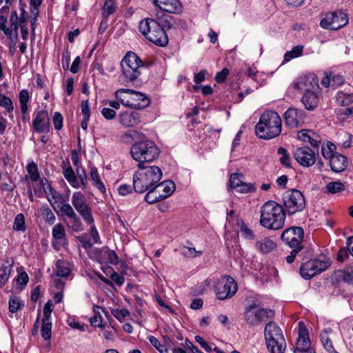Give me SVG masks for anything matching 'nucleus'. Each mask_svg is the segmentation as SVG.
<instances>
[{
  "label": "nucleus",
  "mask_w": 353,
  "mask_h": 353,
  "mask_svg": "<svg viewBox=\"0 0 353 353\" xmlns=\"http://www.w3.org/2000/svg\"><path fill=\"white\" fill-rule=\"evenodd\" d=\"M133 175V188L134 192L143 193L150 188L157 189L162 178V171L155 165H143Z\"/></svg>",
  "instance_id": "obj_1"
},
{
  "label": "nucleus",
  "mask_w": 353,
  "mask_h": 353,
  "mask_svg": "<svg viewBox=\"0 0 353 353\" xmlns=\"http://www.w3.org/2000/svg\"><path fill=\"white\" fill-rule=\"evenodd\" d=\"M260 223L268 230L281 229L285 224L286 214L283 207L274 201L265 202L261 208Z\"/></svg>",
  "instance_id": "obj_2"
},
{
  "label": "nucleus",
  "mask_w": 353,
  "mask_h": 353,
  "mask_svg": "<svg viewBox=\"0 0 353 353\" xmlns=\"http://www.w3.org/2000/svg\"><path fill=\"white\" fill-rule=\"evenodd\" d=\"M281 119L274 111H266L263 113L256 125L255 132L257 137L263 139H271L281 132Z\"/></svg>",
  "instance_id": "obj_3"
},
{
  "label": "nucleus",
  "mask_w": 353,
  "mask_h": 353,
  "mask_svg": "<svg viewBox=\"0 0 353 353\" xmlns=\"http://www.w3.org/2000/svg\"><path fill=\"white\" fill-rule=\"evenodd\" d=\"M159 153V148L154 141L149 139L136 141L130 149L132 159L139 162L138 168H143L146 163H152L156 160Z\"/></svg>",
  "instance_id": "obj_4"
},
{
  "label": "nucleus",
  "mask_w": 353,
  "mask_h": 353,
  "mask_svg": "<svg viewBox=\"0 0 353 353\" xmlns=\"http://www.w3.org/2000/svg\"><path fill=\"white\" fill-rule=\"evenodd\" d=\"M120 65L121 68L120 81L125 85L137 81L143 68V61L132 52H128L125 54L121 61Z\"/></svg>",
  "instance_id": "obj_5"
},
{
  "label": "nucleus",
  "mask_w": 353,
  "mask_h": 353,
  "mask_svg": "<svg viewBox=\"0 0 353 353\" xmlns=\"http://www.w3.org/2000/svg\"><path fill=\"white\" fill-rule=\"evenodd\" d=\"M139 28L141 33L155 45L164 47L168 43V37L165 30L156 20L144 19L140 21Z\"/></svg>",
  "instance_id": "obj_6"
},
{
  "label": "nucleus",
  "mask_w": 353,
  "mask_h": 353,
  "mask_svg": "<svg viewBox=\"0 0 353 353\" xmlns=\"http://www.w3.org/2000/svg\"><path fill=\"white\" fill-rule=\"evenodd\" d=\"M264 336L268 350L270 353H284L286 343L281 328L272 321L266 324Z\"/></svg>",
  "instance_id": "obj_7"
},
{
  "label": "nucleus",
  "mask_w": 353,
  "mask_h": 353,
  "mask_svg": "<svg viewBox=\"0 0 353 353\" xmlns=\"http://www.w3.org/2000/svg\"><path fill=\"white\" fill-rule=\"evenodd\" d=\"M303 236V229L296 226L285 229L281 234L282 241L292 248L290 254L286 257L287 263H292L294 262L296 254L303 249L302 245Z\"/></svg>",
  "instance_id": "obj_8"
},
{
  "label": "nucleus",
  "mask_w": 353,
  "mask_h": 353,
  "mask_svg": "<svg viewBox=\"0 0 353 353\" xmlns=\"http://www.w3.org/2000/svg\"><path fill=\"white\" fill-rule=\"evenodd\" d=\"M115 97L123 105L135 109L145 108L150 103L145 94L131 89H119L115 92Z\"/></svg>",
  "instance_id": "obj_9"
},
{
  "label": "nucleus",
  "mask_w": 353,
  "mask_h": 353,
  "mask_svg": "<svg viewBox=\"0 0 353 353\" xmlns=\"http://www.w3.org/2000/svg\"><path fill=\"white\" fill-rule=\"evenodd\" d=\"M283 204L288 214L301 212L305 208V200L302 192L292 189L285 192L282 196Z\"/></svg>",
  "instance_id": "obj_10"
},
{
  "label": "nucleus",
  "mask_w": 353,
  "mask_h": 353,
  "mask_svg": "<svg viewBox=\"0 0 353 353\" xmlns=\"http://www.w3.org/2000/svg\"><path fill=\"white\" fill-rule=\"evenodd\" d=\"M274 316L273 310L260 308L256 305L247 307L244 312V319L249 327L258 326L267 320L272 319Z\"/></svg>",
  "instance_id": "obj_11"
},
{
  "label": "nucleus",
  "mask_w": 353,
  "mask_h": 353,
  "mask_svg": "<svg viewBox=\"0 0 353 353\" xmlns=\"http://www.w3.org/2000/svg\"><path fill=\"white\" fill-rule=\"evenodd\" d=\"M348 23L347 14L342 10H336L333 12H329L321 21V28L327 30H337Z\"/></svg>",
  "instance_id": "obj_12"
},
{
  "label": "nucleus",
  "mask_w": 353,
  "mask_h": 353,
  "mask_svg": "<svg viewBox=\"0 0 353 353\" xmlns=\"http://www.w3.org/2000/svg\"><path fill=\"white\" fill-rule=\"evenodd\" d=\"M330 265V262L328 260H310L301 265L300 274L303 279L309 280L317 274L327 270Z\"/></svg>",
  "instance_id": "obj_13"
},
{
  "label": "nucleus",
  "mask_w": 353,
  "mask_h": 353,
  "mask_svg": "<svg viewBox=\"0 0 353 353\" xmlns=\"http://www.w3.org/2000/svg\"><path fill=\"white\" fill-rule=\"evenodd\" d=\"M237 284L230 276H223L217 282L215 292L218 299L225 300L232 297L237 291Z\"/></svg>",
  "instance_id": "obj_14"
},
{
  "label": "nucleus",
  "mask_w": 353,
  "mask_h": 353,
  "mask_svg": "<svg viewBox=\"0 0 353 353\" xmlns=\"http://www.w3.org/2000/svg\"><path fill=\"white\" fill-rule=\"evenodd\" d=\"M316 154V150L307 146L297 148L293 153L295 160L304 167H310L315 163Z\"/></svg>",
  "instance_id": "obj_15"
},
{
  "label": "nucleus",
  "mask_w": 353,
  "mask_h": 353,
  "mask_svg": "<svg viewBox=\"0 0 353 353\" xmlns=\"http://www.w3.org/2000/svg\"><path fill=\"white\" fill-rule=\"evenodd\" d=\"M295 89L306 92L319 90V80L314 74H309L300 77L296 82L294 83Z\"/></svg>",
  "instance_id": "obj_16"
},
{
  "label": "nucleus",
  "mask_w": 353,
  "mask_h": 353,
  "mask_svg": "<svg viewBox=\"0 0 353 353\" xmlns=\"http://www.w3.org/2000/svg\"><path fill=\"white\" fill-rule=\"evenodd\" d=\"M283 116L285 124L292 128L298 127L305 123V112L302 110L290 108Z\"/></svg>",
  "instance_id": "obj_17"
},
{
  "label": "nucleus",
  "mask_w": 353,
  "mask_h": 353,
  "mask_svg": "<svg viewBox=\"0 0 353 353\" xmlns=\"http://www.w3.org/2000/svg\"><path fill=\"white\" fill-rule=\"evenodd\" d=\"M119 123L125 128H133L141 123V117L136 111L128 110L118 116Z\"/></svg>",
  "instance_id": "obj_18"
},
{
  "label": "nucleus",
  "mask_w": 353,
  "mask_h": 353,
  "mask_svg": "<svg viewBox=\"0 0 353 353\" xmlns=\"http://www.w3.org/2000/svg\"><path fill=\"white\" fill-rule=\"evenodd\" d=\"M50 119L46 110H40L37 112L36 117L32 122V126L35 131L39 133H45L49 131Z\"/></svg>",
  "instance_id": "obj_19"
},
{
  "label": "nucleus",
  "mask_w": 353,
  "mask_h": 353,
  "mask_svg": "<svg viewBox=\"0 0 353 353\" xmlns=\"http://www.w3.org/2000/svg\"><path fill=\"white\" fill-rule=\"evenodd\" d=\"M153 4L161 10L173 14L182 11V5L179 0H152Z\"/></svg>",
  "instance_id": "obj_20"
},
{
  "label": "nucleus",
  "mask_w": 353,
  "mask_h": 353,
  "mask_svg": "<svg viewBox=\"0 0 353 353\" xmlns=\"http://www.w3.org/2000/svg\"><path fill=\"white\" fill-rule=\"evenodd\" d=\"M52 235L54 239L53 248L59 250L61 246L66 243V233L63 225L61 223H57L52 228Z\"/></svg>",
  "instance_id": "obj_21"
},
{
  "label": "nucleus",
  "mask_w": 353,
  "mask_h": 353,
  "mask_svg": "<svg viewBox=\"0 0 353 353\" xmlns=\"http://www.w3.org/2000/svg\"><path fill=\"white\" fill-rule=\"evenodd\" d=\"M310 341L307 330L303 321L299 322V338L295 350L310 349Z\"/></svg>",
  "instance_id": "obj_22"
},
{
  "label": "nucleus",
  "mask_w": 353,
  "mask_h": 353,
  "mask_svg": "<svg viewBox=\"0 0 353 353\" xmlns=\"http://www.w3.org/2000/svg\"><path fill=\"white\" fill-rule=\"evenodd\" d=\"M330 165L333 172H342L347 166V159L345 156L335 152V154L330 159Z\"/></svg>",
  "instance_id": "obj_23"
},
{
  "label": "nucleus",
  "mask_w": 353,
  "mask_h": 353,
  "mask_svg": "<svg viewBox=\"0 0 353 353\" xmlns=\"http://www.w3.org/2000/svg\"><path fill=\"white\" fill-rule=\"evenodd\" d=\"M317 91L318 90L304 92L301 102L307 110H313L317 107L319 101Z\"/></svg>",
  "instance_id": "obj_24"
},
{
  "label": "nucleus",
  "mask_w": 353,
  "mask_h": 353,
  "mask_svg": "<svg viewBox=\"0 0 353 353\" xmlns=\"http://www.w3.org/2000/svg\"><path fill=\"white\" fill-rule=\"evenodd\" d=\"M14 260L7 259L0 267V288H3L8 281L13 267Z\"/></svg>",
  "instance_id": "obj_25"
},
{
  "label": "nucleus",
  "mask_w": 353,
  "mask_h": 353,
  "mask_svg": "<svg viewBox=\"0 0 353 353\" xmlns=\"http://www.w3.org/2000/svg\"><path fill=\"white\" fill-rule=\"evenodd\" d=\"M175 184L172 181H165L161 183L159 182L157 189L160 191V199L163 200L170 196L175 190Z\"/></svg>",
  "instance_id": "obj_26"
},
{
  "label": "nucleus",
  "mask_w": 353,
  "mask_h": 353,
  "mask_svg": "<svg viewBox=\"0 0 353 353\" xmlns=\"http://www.w3.org/2000/svg\"><path fill=\"white\" fill-rule=\"evenodd\" d=\"M255 246L261 252L267 254L276 248V243L269 238H264L257 241Z\"/></svg>",
  "instance_id": "obj_27"
},
{
  "label": "nucleus",
  "mask_w": 353,
  "mask_h": 353,
  "mask_svg": "<svg viewBox=\"0 0 353 353\" xmlns=\"http://www.w3.org/2000/svg\"><path fill=\"white\" fill-rule=\"evenodd\" d=\"M75 210L79 212L88 225H93L94 222V217L92 214L91 208L88 203L83 205Z\"/></svg>",
  "instance_id": "obj_28"
},
{
  "label": "nucleus",
  "mask_w": 353,
  "mask_h": 353,
  "mask_svg": "<svg viewBox=\"0 0 353 353\" xmlns=\"http://www.w3.org/2000/svg\"><path fill=\"white\" fill-rule=\"evenodd\" d=\"M336 103L341 106H347L353 103V94L339 91L335 97Z\"/></svg>",
  "instance_id": "obj_29"
},
{
  "label": "nucleus",
  "mask_w": 353,
  "mask_h": 353,
  "mask_svg": "<svg viewBox=\"0 0 353 353\" xmlns=\"http://www.w3.org/2000/svg\"><path fill=\"white\" fill-rule=\"evenodd\" d=\"M71 272L68 263L58 260L56 263V275L57 277H68Z\"/></svg>",
  "instance_id": "obj_30"
},
{
  "label": "nucleus",
  "mask_w": 353,
  "mask_h": 353,
  "mask_svg": "<svg viewBox=\"0 0 353 353\" xmlns=\"http://www.w3.org/2000/svg\"><path fill=\"white\" fill-rule=\"evenodd\" d=\"M330 332L331 329H325L321 334V341L323 347L329 353H337L333 347L331 339L328 336Z\"/></svg>",
  "instance_id": "obj_31"
},
{
  "label": "nucleus",
  "mask_w": 353,
  "mask_h": 353,
  "mask_svg": "<svg viewBox=\"0 0 353 353\" xmlns=\"http://www.w3.org/2000/svg\"><path fill=\"white\" fill-rule=\"evenodd\" d=\"M90 180L92 185L96 186L101 192H105V185L100 179L98 170L95 167H91L90 168Z\"/></svg>",
  "instance_id": "obj_32"
},
{
  "label": "nucleus",
  "mask_w": 353,
  "mask_h": 353,
  "mask_svg": "<svg viewBox=\"0 0 353 353\" xmlns=\"http://www.w3.org/2000/svg\"><path fill=\"white\" fill-rule=\"evenodd\" d=\"M63 174L69 183L75 188H80V183L77 180L75 173L71 166H68L63 172Z\"/></svg>",
  "instance_id": "obj_33"
},
{
  "label": "nucleus",
  "mask_w": 353,
  "mask_h": 353,
  "mask_svg": "<svg viewBox=\"0 0 353 353\" xmlns=\"http://www.w3.org/2000/svg\"><path fill=\"white\" fill-rule=\"evenodd\" d=\"M117 9V4L114 0H105L103 7V17L108 18L114 14Z\"/></svg>",
  "instance_id": "obj_34"
},
{
  "label": "nucleus",
  "mask_w": 353,
  "mask_h": 353,
  "mask_svg": "<svg viewBox=\"0 0 353 353\" xmlns=\"http://www.w3.org/2000/svg\"><path fill=\"white\" fill-rule=\"evenodd\" d=\"M60 210L62 216H67L68 219V220H71L79 216L71 205L68 203H61Z\"/></svg>",
  "instance_id": "obj_35"
},
{
  "label": "nucleus",
  "mask_w": 353,
  "mask_h": 353,
  "mask_svg": "<svg viewBox=\"0 0 353 353\" xmlns=\"http://www.w3.org/2000/svg\"><path fill=\"white\" fill-rule=\"evenodd\" d=\"M60 210L62 216H67L68 219V220H71L79 216L71 205L68 203H61Z\"/></svg>",
  "instance_id": "obj_36"
},
{
  "label": "nucleus",
  "mask_w": 353,
  "mask_h": 353,
  "mask_svg": "<svg viewBox=\"0 0 353 353\" xmlns=\"http://www.w3.org/2000/svg\"><path fill=\"white\" fill-rule=\"evenodd\" d=\"M60 210L62 216H67L68 219V220H71L79 216L71 205L68 203H61Z\"/></svg>",
  "instance_id": "obj_37"
},
{
  "label": "nucleus",
  "mask_w": 353,
  "mask_h": 353,
  "mask_svg": "<svg viewBox=\"0 0 353 353\" xmlns=\"http://www.w3.org/2000/svg\"><path fill=\"white\" fill-rule=\"evenodd\" d=\"M336 150V145L332 142H327L326 145L321 146V154L327 159H330L334 154Z\"/></svg>",
  "instance_id": "obj_38"
},
{
  "label": "nucleus",
  "mask_w": 353,
  "mask_h": 353,
  "mask_svg": "<svg viewBox=\"0 0 353 353\" xmlns=\"http://www.w3.org/2000/svg\"><path fill=\"white\" fill-rule=\"evenodd\" d=\"M64 221L68 228L73 232H79L83 230V223L79 216L71 220L65 219Z\"/></svg>",
  "instance_id": "obj_39"
},
{
  "label": "nucleus",
  "mask_w": 353,
  "mask_h": 353,
  "mask_svg": "<svg viewBox=\"0 0 353 353\" xmlns=\"http://www.w3.org/2000/svg\"><path fill=\"white\" fill-rule=\"evenodd\" d=\"M99 310H103V308L99 306L94 307V315L90 318V322L92 326L102 328L103 327V325L102 324V319Z\"/></svg>",
  "instance_id": "obj_40"
},
{
  "label": "nucleus",
  "mask_w": 353,
  "mask_h": 353,
  "mask_svg": "<svg viewBox=\"0 0 353 353\" xmlns=\"http://www.w3.org/2000/svg\"><path fill=\"white\" fill-rule=\"evenodd\" d=\"M327 191L330 194H336L345 190L344 183L340 181L330 182L326 185Z\"/></svg>",
  "instance_id": "obj_41"
},
{
  "label": "nucleus",
  "mask_w": 353,
  "mask_h": 353,
  "mask_svg": "<svg viewBox=\"0 0 353 353\" xmlns=\"http://www.w3.org/2000/svg\"><path fill=\"white\" fill-rule=\"evenodd\" d=\"M71 201L74 209L87 203L85 196L81 192H74L72 196Z\"/></svg>",
  "instance_id": "obj_42"
},
{
  "label": "nucleus",
  "mask_w": 353,
  "mask_h": 353,
  "mask_svg": "<svg viewBox=\"0 0 353 353\" xmlns=\"http://www.w3.org/2000/svg\"><path fill=\"white\" fill-rule=\"evenodd\" d=\"M148 190V192L145 196V201L147 203L150 204H153L162 200L160 199L159 197V190H157V189L152 188H150Z\"/></svg>",
  "instance_id": "obj_43"
},
{
  "label": "nucleus",
  "mask_w": 353,
  "mask_h": 353,
  "mask_svg": "<svg viewBox=\"0 0 353 353\" xmlns=\"http://www.w3.org/2000/svg\"><path fill=\"white\" fill-rule=\"evenodd\" d=\"M309 134L310 137L307 139V142L310 143V145L314 148V150H316L317 154H319V148L322 142V139L320 135L315 133L312 130H311V132H309Z\"/></svg>",
  "instance_id": "obj_44"
},
{
  "label": "nucleus",
  "mask_w": 353,
  "mask_h": 353,
  "mask_svg": "<svg viewBox=\"0 0 353 353\" xmlns=\"http://www.w3.org/2000/svg\"><path fill=\"white\" fill-rule=\"evenodd\" d=\"M51 330H52V323L50 319H43L42 320V326H41V334L42 336L45 340H49L51 338Z\"/></svg>",
  "instance_id": "obj_45"
},
{
  "label": "nucleus",
  "mask_w": 353,
  "mask_h": 353,
  "mask_svg": "<svg viewBox=\"0 0 353 353\" xmlns=\"http://www.w3.org/2000/svg\"><path fill=\"white\" fill-rule=\"evenodd\" d=\"M303 46H296L294 47L291 50L287 52L285 54L284 59L286 61H289L292 59L299 57L302 54Z\"/></svg>",
  "instance_id": "obj_46"
},
{
  "label": "nucleus",
  "mask_w": 353,
  "mask_h": 353,
  "mask_svg": "<svg viewBox=\"0 0 353 353\" xmlns=\"http://www.w3.org/2000/svg\"><path fill=\"white\" fill-rule=\"evenodd\" d=\"M13 229L16 231H25L26 229L25 217L23 214H18L14 221Z\"/></svg>",
  "instance_id": "obj_47"
},
{
  "label": "nucleus",
  "mask_w": 353,
  "mask_h": 353,
  "mask_svg": "<svg viewBox=\"0 0 353 353\" xmlns=\"http://www.w3.org/2000/svg\"><path fill=\"white\" fill-rule=\"evenodd\" d=\"M41 215L45 221L50 225H52L56 220L55 215L48 206H43L41 208Z\"/></svg>",
  "instance_id": "obj_48"
},
{
  "label": "nucleus",
  "mask_w": 353,
  "mask_h": 353,
  "mask_svg": "<svg viewBox=\"0 0 353 353\" xmlns=\"http://www.w3.org/2000/svg\"><path fill=\"white\" fill-rule=\"evenodd\" d=\"M27 171L30 174V178L32 181H37L39 179V173L37 165L34 162H31L27 165Z\"/></svg>",
  "instance_id": "obj_49"
},
{
  "label": "nucleus",
  "mask_w": 353,
  "mask_h": 353,
  "mask_svg": "<svg viewBox=\"0 0 353 353\" xmlns=\"http://www.w3.org/2000/svg\"><path fill=\"white\" fill-rule=\"evenodd\" d=\"M10 30H12V34L14 33V37H17V31L19 28V17L17 11L14 10L11 12L10 15Z\"/></svg>",
  "instance_id": "obj_50"
},
{
  "label": "nucleus",
  "mask_w": 353,
  "mask_h": 353,
  "mask_svg": "<svg viewBox=\"0 0 353 353\" xmlns=\"http://www.w3.org/2000/svg\"><path fill=\"white\" fill-rule=\"evenodd\" d=\"M24 305L20 301L17 296H12L9 300V310L12 313L17 312Z\"/></svg>",
  "instance_id": "obj_51"
},
{
  "label": "nucleus",
  "mask_w": 353,
  "mask_h": 353,
  "mask_svg": "<svg viewBox=\"0 0 353 353\" xmlns=\"http://www.w3.org/2000/svg\"><path fill=\"white\" fill-rule=\"evenodd\" d=\"M0 106L4 108L8 112H12L14 110L12 100L9 97L1 93Z\"/></svg>",
  "instance_id": "obj_52"
},
{
  "label": "nucleus",
  "mask_w": 353,
  "mask_h": 353,
  "mask_svg": "<svg viewBox=\"0 0 353 353\" xmlns=\"http://www.w3.org/2000/svg\"><path fill=\"white\" fill-rule=\"evenodd\" d=\"M337 276L344 282L352 283L353 282V270H339L337 272Z\"/></svg>",
  "instance_id": "obj_53"
},
{
  "label": "nucleus",
  "mask_w": 353,
  "mask_h": 353,
  "mask_svg": "<svg viewBox=\"0 0 353 353\" xmlns=\"http://www.w3.org/2000/svg\"><path fill=\"white\" fill-rule=\"evenodd\" d=\"M243 175L241 174L234 173L230 175L229 183L230 187L232 189H235L237 187H239L241 183H243L241 180Z\"/></svg>",
  "instance_id": "obj_54"
},
{
  "label": "nucleus",
  "mask_w": 353,
  "mask_h": 353,
  "mask_svg": "<svg viewBox=\"0 0 353 353\" xmlns=\"http://www.w3.org/2000/svg\"><path fill=\"white\" fill-rule=\"evenodd\" d=\"M150 343L159 350L160 353H168V348L161 345L159 341L154 336H148Z\"/></svg>",
  "instance_id": "obj_55"
},
{
  "label": "nucleus",
  "mask_w": 353,
  "mask_h": 353,
  "mask_svg": "<svg viewBox=\"0 0 353 353\" xmlns=\"http://www.w3.org/2000/svg\"><path fill=\"white\" fill-rule=\"evenodd\" d=\"M105 254L107 256L108 262L112 265H117L119 263V256L114 250L105 248Z\"/></svg>",
  "instance_id": "obj_56"
},
{
  "label": "nucleus",
  "mask_w": 353,
  "mask_h": 353,
  "mask_svg": "<svg viewBox=\"0 0 353 353\" xmlns=\"http://www.w3.org/2000/svg\"><path fill=\"white\" fill-rule=\"evenodd\" d=\"M7 22V17L3 15L0 16V30L3 31L6 36L11 37L12 36V30L6 26Z\"/></svg>",
  "instance_id": "obj_57"
},
{
  "label": "nucleus",
  "mask_w": 353,
  "mask_h": 353,
  "mask_svg": "<svg viewBox=\"0 0 353 353\" xmlns=\"http://www.w3.org/2000/svg\"><path fill=\"white\" fill-rule=\"evenodd\" d=\"M236 192L240 193H248L255 191V188L253 184L242 183L239 185V187H237L234 189Z\"/></svg>",
  "instance_id": "obj_58"
},
{
  "label": "nucleus",
  "mask_w": 353,
  "mask_h": 353,
  "mask_svg": "<svg viewBox=\"0 0 353 353\" xmlns=\"http://www.w3.org/2000/svg\"><path fill=\"white\" fill-rule=\"evenodd\" d=\"M77 173L79 179L81 181L80 185H81L82 188L85 189L87 185V175L85 170L83 168L81 169L77 168Z\"/></svg>",
  "instance_id": "obj_59"
},
{
  "label": "nucleus",
  "mask_w": 353,
  "mask_h": 353,
  "mask_svg": "<svg viewBox=\"0 0 353 353\" xmlns=\"http://www.w3.org/2000/svg\"><path fill=\"white\" fill-rule=\"evenodd\" d=\"M101 114L107 120H112L117 116L116 111L109 108H103L101 110Z\"/></svg>",
  "instance_id": "obj_60"
},
{
  "label": "nucleus",
  "mask_w": 353,
  "mask_h": 353,
  "mask_svg": "<svg viewBox=\"0 0 353 353\" xmlns=\"http://www.w3.org/2000/svg\"><path fill=\"white\" fill-rule=\"evenodd\" d=\"M240 231L241 234L247 239H254V235L251 229H250L246 225L243 223L241 226Z\"/></svg>",
  "instance_id": "obj_61"
},
{
  "label": "nucleus",
  "mask_w": 353,
  "mask_h": 353,
  "mask_svg": "<svg viewBox=\"0 0 353 353\" xmlns=\"http://www.w3.org/2000/svg\"><path fill=\"white\" fill-rule=\"evenodd\" d=\"M52 120L54 128L58 130H61L63 126L62 115L59 112H56L54 114Z\"/></svg>",
  "instance_id": "obj_62"
},
{
  "label": "nucleus",
  "mask_w": 353,
  "mask_h": 353,
  "mask_svg": "<svg viewBox=\"0 0 353 353\" xmlns=\"http://www.w3.org/2000/svg\"><path fill=\"white\" fill-rule=\"evenodd\" d=\"M54 305L51 301H48L43 307V319H50Z\"/></svg>",
  "instance_id": "obj_63"
},
{
  "label": "nucleus",
  "mask_w": 353,
  "mask_h": 353,
  "mask_svg": "<svg viewBox=\"0 0 353 353\" xmlns=\"http://www.w3.org/2000/svg\"><path fill=\"white\" fill-rule=\"evenodd\" d=\"M112 314L117 319L121 321L125 316H128L130 313L125 309H116L112 311Z\"/></svg>",
  "instance_id": "obj_64"
}]
</instances>
